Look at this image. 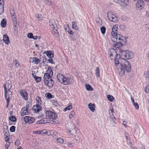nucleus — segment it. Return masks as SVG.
<instances>
[{
  "label": "nucleus",
  "mask_w": 149,
  "mask_h": 149,
  "mask_svg": "<svg viewBox=\"0 0 149 149\" xmlns=\"http://www.w3.org/2000/svg\"><path fill=\"white\" fill-rule=\"evenodd\" d=\"M4 8H0V15L2 14L4 12Z\"/></svg>",
  "instance_id": "nucleus-53"
},
{
  "label": "nucleus",
  "mask_w": 149,
  "mask_h": 149,
  "mask_svg": "<svg viewBox=\"0 0 149 149\" xmlns=\"http://www.w3.org/2000/svg\"><path fill=\"white\" fill-rule=\"evenodd\" d=\"M136 5L138 8L141 9L143 8L144 6V1L142 0H139L136 3Z\"/></svg>",
  "instance_id": "nucleus-18"
},
{
  "label": "nucleus",
  "mask_w": 149,
  "mask_h": 149,
  "mask_svg": "<svg viewBox=\"0 0 149 149\" xmlns=\"http://www.w3.org/2000/svg\"><path fill=\"white\" fill-rule=\"evenodd\" d=\"M127 123L125 121H123V125L125 126L126 127V126H127V125H126V124Z\"/></svg>",
  "instance_id": "nucleus-64"
},
{
  "label": "nucleus",
  "mask_w": 149,
  "mask_h": 149,
  "mask_svg": "<svg viewBox=\"0 0 149 149\" xmlns=\"http://www.w3.org/2000/svg\"><path fill=\"white\" fill-rule=\"evenodd\" d=\"M3 42L6 44L8 45L10 43L9 37L7 34H4L3 35Z\"/></svg>",
  "instance_id": "nucleus-19"
},
{
  "label": "nucleus",
  "mask_w": 149,
  "mask_h": 149,
  "mask_svg": "<svg viewBox=\"0 0 149 149\" xmlns=\"http://www.w3.org/2000/svg\"><path fill=\"white\" fill-rule=\"evenodd\" d=\"M36 103L38 105H41L42 103V101L41 100V97H37L36 98Z\"/></svg>",
  "instance_id": "nucleus-26"
},
{
  "label": "nucleus",
  "mask_w": 149,
  "mask_h": 149,
  "mask_svg": "<svg viewBox=\"0 0 149 149\" xmlns=\"http://www.w3.org/2000/svg\"><path fill=\"white\" fill-rule=\"evenodd\" d=\"M134 107L136 109H139V106L138 103L136 102H135L133 104Z\"/></svg>",
  "instance_id": "nucleus-44"
},
{
  "label": "nucleus",
  "mask_w": 149,
  "mask_h": 149,
  "mask_svg": "<svg viewBox=\"0 0 149 149\" xmlns=\"http://www.w3.org/2000/svg\"><path fill=\"white\" fill-rule=\"evenodd\" d=\"M19 93L20 95L25 100H28V94L25 90H20Z\"/></svg>",
  "instance_id": "nucleus-12"
},
{
  "label": "nucleus",
  "mask_w": 149,
  "mask_h": 149,
  "mask_svg": "<svg viewBox=\"0 0 149 149\" xmlns=\"http://www.w3.org/2000/svg\"><path fill=\"white\" fill-rule=\"evenodd\" d=\"M72 27L75 30H79V29L77 25V22L75 21L72 22Z\"/></svg>",
  "instance_id": "nucleus-25"
},
{
  "label": "nucleus",
  "mask_w": 149,
  "mask_h": 149,
  "mask_svg": "<svg viewBox=\"0 0 149 149\" xmlns=\"http://www.w3.org/2000/svg\"><path fill=\"white\" fill-rule=\"evenodd\" d=\"M49 131H50V135H52L54 132V130H49Z\"/></svg>",
  "instance_id": "nucleus-56"
},
{
  "label": "nucleus",
  "mask_w": 149,
  "mask_h": 149,
  "mask_svg": "<svg viewBox=\"0 0 149 149\" xmlns=\"http://www.w3.org/2000/svg\"><path fill=\"white\" fill-rule=\"evenodd\" d=\"M54 35L56 37H58L59 36L58 33L57 31V29L56 30H54Z\"/></svg>",
  "instance_id": "nucleus-41"
},
{
  "label": "nucleus",
  "mask_w": 149,
  "mask_h": 149,
  "mask_svg": "<svg viewBox=\"0 0 149 149\" xmlns=\"http://www.w3.org/2000/svg\"><path fill=\"white\" fill-rule=\"evenodd\" d=\"M24 119L26 123H28L30 124L34 123L35 120L34 118L28 116H26L24 117Z\"/></svg>",
  "instance_id": "nucleus-11"
},
{
  "label": "nucleus",
  "mask_w": 149,
  "mask_h": 149,
  "mask_svg": "<svg viewBox=\"0 0 149 149\" xmlns=\"http://www.w3.org/2000/svg\"><path fill=\"white\" fill-rule=\"evenodd\" d=\"M73 141L74 142V143H78L79 142V141L76 139H74Z\"/></svg>",
  "instance_id": "nucleus-59"
},
{
  "label": "nucleus",
  "mask_w": 149,
  "mask_h": 149,
  "mask_svg": "<svg viewBox=\"0 0 149 149\" xmlns=\"http://www.w3.org/2000/svg\"><path fill=\"white\" fill-rule=\"evenodd\" d=\"M46 117L50 120H52L56 119L57 118V115L54 112L51 111L49 110H47L45 112Z\"/></svg>",
  "instance_id": "nucleus-6"
},
{
  "label": "nucleus",
  "mask_w": 149,
  "mask_h": 149,
  "mask_svg": "<svg viewBox=\"0 0 149 149\" xmlns=\"http://www.w3.org/2000/svg\"><path fill=\"white\" fill-rule=\"evenodd\" d=\"M3 87L4 89L5 97L6 99L7 104L6 107H7L9 104L10 97L11 96L12 89L11 90V88L12 87V86L10 84H8L7 85L4 84L3 85Z\"/></svg>",
  "instance_id": "nucleus-4"
},
{
  "label": "nucleus",
  "mask_w": 149,
  "mask_h": 149,
  "mask_svg": "<svg viewBox=\"0 0 149 149\" xmlns=\"http://www.w3.org/2000/svg\"><path fill=\"white\" fill-rule=\"evenodd\" d=\"M131 101H132L133 104L134 103H135V102H134V99L132 97H131Z\"/></svg>",
  "instance_id": "nucleus-60"
},
{
  "label": "nucleus",
  "mask_w": 149,
  "mask_h": 149,
  "mask_svg": "<svg viewBox=\"0 0 149 149\" xmlns=\"http://www.w3.org/2000/svg\"><path fill=\"white\" fill-rule=\"evenodd\" d=\"M1 26L3 27H5L6 25V20L5 18H3L1 21Z\"/></svg>",
  "instance_id": "nucleus-23"
},
{
  "label": "nucleus",
  "mask_w": 149,
  "mask_h": 149,
  "mask_svg": "<svg viewBox=\"0 0 149 149\" xmlns=\"http://www.w3.org/2000/svg\"><path fill=\"white\" fill-rule=\"evenodd\" d=\"M27 37L30 38H32L33 37V34L32 33H29L27 35Z\"/></svg>",
  "instance_id": "nucleus-47"
},
{
  "label": "nucleus",
  "mask_w": 149,
  "mask_h": 149,
  "mask_svg": "<svg viewBox=\"0 0 149 149\" xmlns=\"http://www.w3.org/2000/svg\"><path fill=\"white\" fill-rule=\"evenodd\" d=\"M71 35H73L74 34L73 32L70 29H68V31H67Z\"/></svg>",
  "instance_id": "nucleus-50"
},
{
  "label": "nucleus",
  "mask_w": 149,
  "mask_h": 149,
  "mask_svg": "<svg viewBox=\"0 0 149 149\" xmlns=\"http://www.w3.org/2000/svg\"><path fill=\"white\" fill-rule=\"evenodd\" d=\"M118 25H115L112 28L111 34V40L116 43L114 47L116 48L122 46L123 43L125 42V39L124 37L120 34H117Z\"/></svg>",
  "instance_id": "nucleus-2"
},
{
  "label": "nucleus",
  "mask_w": 149,
  "mask_h": 149,
  "mask_svg": "<svg viewBox=\"0 0 149 149\" xmlns=\"http://www.w3.org/2000/svg\"><path fill=\"white\" fill-rule=\"evenodd\" d=\"M30 59L31 61H32L33 63L36 64H38L40 62L39 59L36 57L31 58Z\"/></svg>",
  "instance_id": "nucleus-21"
},
{
  "label": "nucleus",
  "mask_w": 149,
  "mask_h": 149,
  "mask_svg": "<svg viewBox=\"0 0 149 149\" xmlns=\"http://www.w3.org/2000/svg\"><path fill=\"white\" fill-rule=\"evenodd\" d=\"M12 19L13 23V25H16L17 24V22L16 17H14Z\"/></svg>",
  "instance_id": "nucleus-39"
},
{
  "label": "nucleus",
  "mask_w": 149,
  "mask_h": 149,
  "mask_svg": "<svg viewBox=\"0 0 149 149\" xmlns=\"http://www.w3.org/2000/svg\"><path fill=\"white\" fill-rule=\"evenodd\" d=\"M49 25L51 28L53 29L54 30H56L57 29L56 24L53 20H51L49 21Z\"/></svg>",
  "instance_id": "nucleus-16"
},
{
  "label": "nucleus",
  "mask_w": 149,
  "mask_h": 149,
  "mask_svg": "<svg viewBox=\"0 0 149 149\" xmlns=\"http://www.w3.org/2000/svg\"><path fill=\"white\" fill-rule=\"evenodd\" d=\"M120 52V58L118 60H116L115 65L117 67H120V68H118L117 70L119 75L120 76H123L125 73V70L129 72L131 70L130 64L127 60L132 58L134 56V54L133 52L129 50H121Z\"/></svg>",
  "instance_id": "nucleus-1"
},
{
  "label": "nucleus",
  "mask_w": 149,
  "mask_h": 149,
  "mask_svg": "<svg viewBox=\"0 0 149 149\" xmlns=\"http://www.w3.org/2000/svg\"><path fill=\"white\" fill-rule=\"evenodd\" d=\"M9 119L12 122H15L16 121V119L14 116H11L9 117Z\"/></svg>",
  "instance_id": "nucleus-34"
},
{
  "label": "nucleus",
  "mask_w": 149,
  "mask_h": 149,
  "mask_svg": "<svg viewBox=\"0 0 149 149\" xmlns=\"http://www.w3.org/2000/svg\"><path fill=\"white\" fill-rule=\"evenodd\" d=\"M15 127L14 126H12L10 127V132H13L15 131Z\"/></svg>",
  "instance_id": "nucleus-42"
},
{
  "label": "nucleus",
  "mask_w": 149,
  "mask_h": 149,
  "mask_svg": "<svg viewBox=\"0 0 149 149\" xmlns=\"http://www.w3.org/2000/svg\"><path fill=\"white\" fill-rule=\"evenodd\" d=\"M3 132L4 134V135H9V132L8 130H3Z\"/></svg>",
  "instance_id": "nucleus-46"
},
{
  "label": "nucleus",
  "mask_w": 149,
  "mask_h": 149,
  "mask_svg": "<svg viewBox=\"0 0 149 149\" xmlns=\"http://www.w3.org/2000/svg\"><path fill=\"white\" fill-rule=\"evenodd\" d=\"M145 27L147 29H149V24L145 25Z\"/></svg>",
  "instance_id": "nucleus-55"
},
{
  "label": "nucleus",
  "mask_w": 149,
  "mask_h": 149,
  "mask_svg": "<svg viewBox=\"0 0 149 149\" xmlns=\"http://www.w3.org/2000/svg\"><path fill=\"white\" fill-rule=\"evenodd\" d=\"M116 3H118L119 2L120 0H113Z\"/></svg>",
  "instance_id": "nucleus-63"
},
{
  "label": "nucleus",
  "mask_w": 149,
  "mask_h": 149,
  "mask_svg": "<svg viewBox=\"0 0 149 149\" xmlns=\"http://www.w3.org/2000/svg\"><path fill=\"white\" fill-rule=\"evenodd\" d=\"M41 131H35L34 132V133L36 134H41Z\"/></svg>",
  "instance_id": "nucleus-57"
},
{
  "label": "nucleus",
  "mask_w": 149,
  "mask_h": 149,
  "mask_svg": "<svg viewBox=\"0 0 149 149\" xmlns=\"http://www.w3.org/2000/svg\"><path fill=\"white\" fill-rule=\"evenodd\" d=\"M72 109V106L71 105H70L67 107H66L65 108L63 109V111H65L67 110H70Z\"/></svg>",
  "instance_id": "nucleus-32"
},
{
  "label": "nucleus",
  "mask_w": 149,
  "mask_h": 149,
  "mask_svg": "<svg viewBox=\"0 0 149 149\" xmlns=\"http://www.w3.org/2000/svg\"><path fill=\"white\" fill-rule=\"evenodd\" d=\"M8 130V126L6 125H3V130Z\"/></svg>",
  "instance_id": "nucleus-51"
},
{
  "label": "nucleus",
  "mask_w": 149,
  "mask_h": 149,
  "mask_svg": "<svg viewBox=\"0 0 149 149\" xmlns=\"http://www.w3.org/2000/svg\"><path fill=\"white\" fill-rule=\"evenodd\" d=\"M75 115V113L74 111L72 110L71 111V112L70 113L69 115V118L70 119H72L73 118L74 116Z\"/></svg>",
  "instance_id": "nucleus-27"
},
{
  "label": "nucleus",
  "mask_w": 149,
  "mask_h": 149,
  "mask_svg": "<svg viewBox=\"0 0 149 149\" xmlns=\"http://www.w3.org/2000/svg\"><path fill=\"white\" fill-rule=\"evenodd\" d=\"M118 3L122 7L125 8L128 5V0H125L124 1H123L119 0V2Z\"/></svg>",
  "instance_id": "nucleus-17"
},
{
  "label": "nucleus",
  "mask_w": 149,
  "mask_h": 149,
  "mask_svg": "<svg viewBox=\"0 0 149 149\" xmlns=\"http://www.w3.org/2000/svg\"><path fill=\"white\" fill-rule=\"evenodd\" d=\"M113 111L114 110L112 107L110 108V110H109V113L110 116L109 118L112 124L115 123L114 120L116 119L115 116L113 114Z\"/></svg>",
  "instance_id": "nucleus-10"
},
{
  "label": "nucleus",
  "mask_w": 149,
  "mask_h": 149,
  "mask_svg": "<svg viewBox=\"0 0 149 149\" xmlns=\"http://www.w3.org/2000/svg\"><path fill=\"white\" fill-rule=\"evenodd\" d=\"M38 38V37L36 36H33V37L32 38L34 40H36Z\"/></svg>",
  "instance_id": "nucleus-58"
},
{
  "label": "nucleus",
  "mask_w": 149,
  "mask_h": 149,
  "mask_svg": "<svg viewBox=\"0 0 149 149\" xmlns=\"http://www.w3.org/2000/svg\"><path fill=\"white\" fill-rule=\"evenodd\" d=\"M95 74L96 76L97 77H99L100 76V73H99L100 72H99V68L98 67H97L96 68V69L95 70Z\"/></svg>",
  "instance_id": "nucleus-28"
},
{
  "label": "nucleus",
  "mask_w": 149,
  "mask_h": 149,
  "mask_svg": "<svg viewBox=\"0 0 149 149\" xmlns=\"http://www.w3.org/2000/svg\"><path fill=\"white\" fill-rule=\"evenodd\" d=\"M64 27L65 30L67 32L68 31V29H69L68 25V24L65 25L64 26Z\"/></svg>",
  "instance_id": "nucleus-45"
},
{
  "label": "nucleus",
  "mask_w": 149,
  "mask_h": 149,
  "mask_svg": "<svg viewBox=\"0 0 149 149\" xmlns=\"http://www.w3.org/2000/svg\"><path fill=\"white\" fill-rule=\"evenodd\" d=\"M68 128L69 132L71 134L73 135L74 134H75L76 132V130L75 129V126L74 124L71 123L70 125L69 126Z\"/></svg>",
  "instance_id": "nucleus-13"
},
{
  "label": "nucleus",
  "mask_w": 149,
  "mask_h": 149,
  "mask_svg": "<svg viewBox=\"0 0 149 149\" xmlns=\"http://www.w3.org/2000/svg\"><path fill=\"white\" fill-rule=\"evenodd\" d=\"M88 108L92 112H94L95 110V105L94 104L90 103L88 104Z\"/></svg>",
  "instance_id": "nucleus-22"
},
{
  "label": "nucleus",
  "mask_w": 149,
  "mask_h": 149,
  "mask_svg": "<svg viewBox=\"0 0 149 149\" xmlns=\"http://www.w3.org/2000/svg\"><path fill=\"white\" fill-rule=\"evenodd\" d=\"M85 87L86 89L88 91H92L93 90V88L91 87V86L88 84H86Z\"/></svg>",
  "instance_id": "nucleus-30"
},
{
  "label": "nucleus",
  "mask_w": 149,
  "mask_h": 149,
  "mask_svg": "<svg viewBox=\"0 0 149 149\" xmlns=\"http://www.w3.org/2000/svg\"><path fill=\"white\" fill-rule=\"evenodd\" d=\"M46 54L47 56L49 58H52L54 57L53 52L52 51H47Z\"/></svg>",
  "instance_id": "nucleus-24"
},
{
  "label": "nucleus",
  "mask_w": 149,
  "mask_h": 149,
  "mask_svg": "<svg viewBox=\"0 0 149 149\" xmlns=\"http://www.w3.org/2000/svg\"><path fill=\"white\" fill-rule=\"evenodd\" d=\"M45 3L46 4L49 6H50L52 4V2L50 0H45Z\"/></svg>",
  "instance_id": "nucleus-36"
},
{
  "label": "nucleus",
  "mask_w": 149,
  "mask_h": 149,
  "mask_svg": "<svg viewBox=\"0 0 149 149\" xmlns=\"http://www.w3.org/2000/svg\"><path fill=\"white\" fill-rule=\"evenodd\" d=\"M32 75L34 79L35 80L38 82H39L41 81V77H37L35 75H34L33 74H32Z\"/></svg>",
  "instance_id": "nucleus-29"
},
{
  "label": "nucleus",
  "mask_w": 149,
  "mask_h": 149,
  "mask_svg": "<svg viewBox=\"0 0 149 149\" xmlns=\"http://www.w3.org/2000/svg\"><path fill=\"white\" fill-rule=\"evenodd\" d=\"M4 1H3V0H0V6H1L2 5H4Z\"/></svg>",
  "instance_id": "nucleus-54"
},
{
  "label": "nucleus",
  "mask_w": 149,
  "mask_h": 149,
  "mask_svg": "<svg viewBox=\"0 0 149 149\" xmlns=\"http://www.w3.org/2000/svg\"><path fill=\"white\" fill-rule=\"evenodd\" d=\"M28 105H27L26 107H23L22 110V113L21 115L23 116L26 115H27L29 113L28 111V108L29 107Z\"/></svg>",
  "instance_id": "nucleus-15"
},
{
  "label": "nucleus",
  "mask_w": 149,
  "mask_h": 149,
  "mask_svg": "<svg viewBox=\"0 0 149 149\" xmlns=\"http://www.w3.org/2000/svg\"><path fill=\"white\" fill-rule=\"evenodd\" d=\"M46 131V130H42L40 131H41V134H45V133H44V132H45Z\"/></svg>",
  "instance_id": "nucleus-61"
},
{
  "label": "nucleus",
  "mask_w": 149,
  "mask_h": 149,
  "mask_svg": "<svg viewBox=\"0 0 149 149\" xmlns=\"http://www.w3.org/2000/svg\"><path fill=\"white\" fill-rule=\"evenodd\" d=\"M64 77V76L61 73L58 74L56 77L58 80L61 83H62Z\"/></svg>",
  "instance_id": "nucleus-20"
},
{
  "label": "nucleus",
  "mask_w": 149,
  "mask_h": 149,
  "mask_svg": "<svg viewBox=\"0 0 149 149\" xmlns=\"http://www.w3.org/2000/svg\"><path fill=\"white\" fill-rule=\"evenodd\" d=\"M108 54L109 57H110L111 59L114 58L115 64L116 60H119V58H120V54H118L116 50L113 48H111L109 49Z\"/></svg>",
  "instance_id": "nucleus-5"
},
{
  "label": "nucleus",
  "mask_w": 149,
  "mask_h": 149,
  "mask_svg": "<svg viewBox=\"0 0 149 149\" xmlns=\"http://www.w3.org/2000/svg\"><path fill=\"white\" fill-rule=\"evenodd\" d=\"M107 96L109 101L111 102L113 101L114 98L112 95H108Z\"/></svg>",
  "instance_id": "nucleus-33"
},
{
  "label": "nucleus",
  "mask_w": 149,
  "mask_h": 149,
  "mask_svg": "<svg viewBox=\"0 0 149 149\" xmlns=\"http://www.w3.org/2000/svg\"><path fill=\"white\" fill-rule=\"evenodd\" d=\"M48 62L52 64H54V62L53 61V59L52 58H49L48 60Z\"/></svg>",
  "instance_id": "nucleus-49"
},
{
  "label": "nucleus",
  "mask_w": 149,
  "mask_h": 149,
  "mask_svg": "<svg viewBox=\"0 0 149 149\" xmlns=\"http://www.w3.org/2000/svg\"><path fill=\"white\" fill-rule=\"evenodd\" d=\"M19 141H16L15 142V145L16 146H18V143Z\"/></svg>",
  "instance_id": "nucleus-62"
},
{
  "label": "nucleus",
  "mask_w": 149,
  "mask_h": 149,
  "mask_svg": "<svg viewBox=\"0 0 149 149\" xmlns=\"http://www.w3.org/2000/svg\"><path fill=\"white\" fill-rule=\"evenodd\" d=\"M14 61L15 63V66L16 68H18L19 67V64L18 61V60L17 59H15L14 60Z\"/></svg>",
  "instance_id": "nucleus-40"
},
{
  "label": "nucleus",
  "mask_w": 149,
  "mask_h": 149,
  "mask_svg": "<svg viewBox=\"0 0 149 149\" xmlns=\"http://www.w3.org/2000/svg\"><path fill=\"white\" fill-rule=\"evenodd\" d=\"M32 109L35 112L38 113L42 110V108L41 105H38L36 104L35 105L33 106Z\"/></svg>",
  "instance_id": "nucleus-14"
},
{
  "label": "nucleus",
  "mask_w": 149,
  "mask_h": 149,
  "mask_svg": "<svg viewBox=\"0 0 149 149\" xmlns=\"http://www.w3.org/2000/svg\"><path fill=\"white\" fill-rule=\"evenodd\" d=\"M54 122V121H53L52 120L50 121V120H48L47 118H45L38 121L37 122V123L38 124H44L47 123L53 124Z\"/></svg>",
  "instance_id": "nucleus-9"
},
{
  "label": "nucleus",
  "mask_w": 149,
  "mask_h": 149,
  "mask_svg": "<svg viewBox=\"0 0 149 149\" xmlns=\"http://www.w3.org/2000/svg\"><path fill=\"white\" fill-rule=\"evenodd\" d=\"M67 145L69 147L72 148L73 146L72 143L71 141H68L66 143Z\"/></svg>",
  "instance_id": "nucleus-35"
},
{
  "label": "nucleus",
  "mask_w": 149,
  "mask_h": 149,
  "mask_svg": "<svg viewBox=\"0 0 149 149\" xmlns=\"http://www.w3.org/2000/svg\"><path fill=\"white\" fill-rule=\"evenodd\" d=\"M45 96L48 99H51L52 97V95L49 93H46L45 94Z\"/></svg>",
  "instance_id": "nucleus-37"
},
{
  "label": "nucleus",
  "mask_w": 149,
  "mask_h": 149,
  "mask_svg": "<svg viewBox=\"0 0 149 149\" xmlns=\"http://www.w3.org/2000/svg\"><path fill=\"white\" fill-rule=\"evenodd\" d=\"M4 135V139L5 141L6 142H7L9 140V137H8V135Z\"/></svg>",
  "instance_id": "nucleus-43"
},
{
  "label": "nucleus",
  "mask_w": 149,
  "mask_h": 149,
  "mask_svg": "<svg viewBox=\"0 0 149 149\" xmlns=\"http://www.w3.org/2000/svg\"><path fill=\"white\" fill-rule=\"evenodd\" d=\"M100 30L102 34H104L105 32L106 28L104 26H102L100 28Z\"/></svg>",
  "instance_id": "nucleus-38"
},
{
  "label": "nucleus",
  "mask_w": 149,
  "mask_h": 149,
  "mask_svg": "<svg viewBox=\"0 0 149 149\" xmlns=\"http://www.w3.org/2000/svg\"><path fill=\"white\" fill-rule=\"evenodd\" d=\"M56 141L57 142L61 144L63 143L64 141L63 139L60 137L57 138L56 139Z\"/></svg>",
  "instance_id": "nucleus-31"
},
{
  "label": "nucleus",
  "mask_w": 149,
  "mask_h": 149,
  "mask_svg": "<svg viewBox=\"0 0 149 149\" xmlns=\"http://www.w3.org/2000/svg\"><path fill=\"white\" fill-rule=\"evenodd\" d=\"M73 82V77L72 76H70V77H64L62 83L64 85H67L71 84Z\"/></svg>",
  "instance_id": "nucleus-8"
},
{
  "label": "nucleus",
  "mask_w": 149,
  "mask_h": 149,
  "mask_svg": "<svg viewBox=\"0 0 149 149\" xmlns=\"http://www.w3.org/2000/svg\"><path fill=\"white\" fill-rule=\"evenodd\" d=\"M10 145V142H8L5 145V149H8V147Z\"/></svg>",
  "instance_id": "nucleus-48"
},
{
  "label": "nucleus",
  "mask_w": 149,
  "mask_h": 149,
  "mask_svg": "<svg viewBox=\"0 0 149 149\" xmlns=\"http://www.w3.org/2000/svg\"><path fill=\"white\" fill-rule=\"evenodd\" d=\"M53 74V72L51 70V68L50 66L48 68L44 76V82L49 88L52 87L54 81L52 80V77Z\"/></svg>",
  "instance_id": "nucleus-3"
},
{
  "label": "nucleus",
  "mask_w": 149,
  "mask_h": 149,
  "mask_svg": "<svg viewBox=\"0 0 149 149\" xmlns=\"http://www.w3.org/2000/svg\"><path fill=\"white\" fill-rule=\"evenodd\" d=\"M44 133H45V134H47L48 135H50V131H46L45 132H44Z\"/></svg>",
  "instance_id": "nucleus-52"
},
{
  "label": "nucleus",
  "mask_w": 149,
  "mask_h": 149,
  "mask_svg": "<svg viewBox=\"0 0 149 149\" xmlns=\"http://www.w3.org/2000/svg\"><path fill=\"white\" fill-rule=\"evenodd\" d=\"M107 16L109 19L111 21L117 22L118 20L117 17L111 12L108 11L107 13Z\"/></svg>",
  "instance_id": "nucleus-7"
}]
</instances>
